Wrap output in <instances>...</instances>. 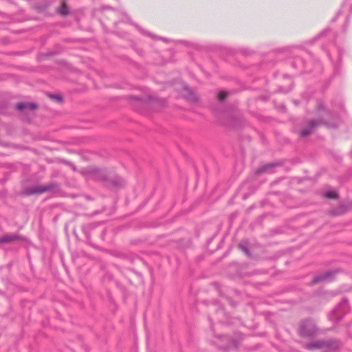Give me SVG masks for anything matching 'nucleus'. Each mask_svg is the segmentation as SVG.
Returning <instances> with one entry per match:
<instances>
[{
    "label": "nucleus",
    "mask_w": 352,
    "mask_h": 352,
    "mask_svg": "<svg viewBox=\"0 0 352 352\" xmlns=\"http://www.w3.org/2000/svg\"><path fill=\"white\" fill-rule=\"evenodd\" d=\"M176 89L180 91L182 96L190 102H195L198 98L197 95L184 82H180L176 86Z\"/></svg>",
    "instance_id": "f257e3e1"
},
{
    "label": "nucleus",
    "mask_w": 352,
    "mask_h": 352,
    "mask_svg": "<svg viewBox=\"0 0 352 352\" xmlns=\"http://www.w3.org/2000/svg\"><path fill=\"white\" fill-rule=\"evenodd\" d=\"M347 311V300L343 299L340 304L329 315V318L333 321H339Z\"/></svg>",
    "instance_id": "f03ea898"
},
{
    "label": "nucleus",
    "mask_w": 352,
    "mask_h": 352,
    "mask_svg": "<svg viewBox=\"0 0 352 352\" xmlns=\"http://www.w3.org/2000/svg\"><path fill=\"white\" fill-rule=\"evenodd\" d=\"M317 331L315 322L307 320L303 322L300 326V333L303 336H312Z\"/></svg>",
    "instance_id": "7ed1b4c3"
},
{
    "label": "nucleus",
    "mask_w": 352,
    "mask_h": 352,
    "mask_svg": "<svg viewBox=\"0 0 352 352\" xmlns=\"http://www.w3.org/2000/svg\"><path fill=\"white\" fill-rule=\"evenodd\" d=\"M85 173L88 177L96 179H104L106 177L105 172L96 167H89L85 170Z\"/></svg>",
    "instance_id": "20e7f679"
},
{
    "label": "nucleus",
    "mask_w": 352,
    "mask_h": 352,
    "mask_svg": "<svg viewBox=\"0 0 352 352\" xmlns=\"http://www.w3.org/2000/svg\"><path fill=\"white\" fill-rule=\"evenodd\" d=\"M336 271H328L316 276L313 280V283H318L320 282H329L333 279V276Z\"/></svg>",
    "instance_id": "39448f33"
},
{
    "label": "nucleus",
    "mask_w": 352,
    "mask_h": 352,
    "mask_svg": "<svg viewBox=\"0 0 352 352\" xmlns=\"http://www.w3.org/2000/svg\"><path fill=\"white\" fill-rule=\"evenodd\" d=\"M51 187L50 186H38V187H33L30 188L28 190V195H32V194H41L43 193L47 190H48Z\"/></svg>",
    "instance_id": "423d86ee"
},
{
    "label": "nucleus",
    "mask_w": 352,
    "mask_h": 352,
    "mask_svg": "<svg viewBox=\"0 0 352 352\" xmlns=\"http://www.w3.org/2000/svg\"><path fill=\"white\" fill-rule=\"evenodd\" d=\"M21 238L16 234H6L0 236V243H11L19 241Z\"/></svg>",
    "instance_id": "0eeeda50"
},
{
    "label": "nucleus",
    "mask_w": 352,
    "mask_h": 352,
    "mask_svg": "<svg viewBox=\"0 0 352 352\" xmlns=\"http://www.w3.org/2000/svg\"><path fill=\"white\" fill-rule=\"evenodd\" d=\"M318 122L316 120L310 121L309 123V126L301 131L300 135L302 137H306V136L309 135L312 132L314 127L318 124Z\"/></svg>",
    "instance_id": "6e6552de"
},
{
    "label": "nucleus",
    "mask_w": 352,
    "mask_h": 352,
    "mask_svg": "<svg viewBox=\"0 0 352 352\" xmlns=\"http://www.w3.org/2000/svg\"><path fill=\"white\" fill-rule=\"evenodd\" d=\"M36 108V105L34 103H29V102H21L17 104L16 109L18 110L22 111L24 109H30L34 110Z\"/></svg>",
    "instance_id": "1a4fd4ad"
},
{
    "label": "nucleus",
    "mask_w": 352,
    "mask_h": 352,
    "mask_svg": "<svg viewBox=\"0 0 352 352\" xmlns=\"http://www.w3.org/2000/svg\"><path fill=\"white\" fill-rule=\"evenodd\" d=\"M324 345V342L322 341H316L311 342L309 344H307L306 345V348L308 349H320L323 347Z\"/></svg>",
    "instance_id": "9d476101"
},
{
    "label": "nucleus",
    "mask_w": 352,
    "mask_h": 352,
    "mask_svg": "<svg viewBox=\"0 0 352 352\" xmlns=\"http://www.w3.org/2000/svg\"><path fill=\"white\" fill-rule=\"evenodd\" d=\"M274 166V164H266V165H264L263 166H261V168H259L257 170H256V173L257 174H260L261 173H264V172H270V170Z\"/></svg>",
    "instance_id": "9b49d317"
},
{
    "label": "nucleus",
    "mask_w": 352,
    "mask_h": 352,
    "mask_svg": "<svg viewBox=\"0 0 352 352\" xmlns=\"http://www.w3.org/2000/svg\"><path fill=\"white\" fill-rule=\"evenodd\" d=\"M58 12L61 14V15H67L68 13H69V10L66 6V4L65 3H63L62 4V6H60V8L58 10Z\"/></svg>",
    "instance_id": "f8f14e48"
},
{
    "label": "nucleus",
    "mask_w": 352,
    "mask_h": 352,
    "mask_svg": "<svg viewBox=\"0 0 352 352\" xmlns=\"http://www.w3.org/2000/svg\"><path fill=\"white\" fill-rule=\"evenodd\" d=\"M325 196L329 199H335L337 197V193L334 191H328L325 193Z\"/></svg>",
    "instance_id": "ddd939ff"
},
{
    "label": "nucleus",
    "mask_w": 352,
    "mask_h": 352,
    "mask_svg": "<svg viewBox=\"0 0 352 352\" xmlns=\"http://www.w3.org/2000/svg\"><path fill=\"white\" fill-rule=\"evenodd\" d=\"M228 96V93L226 91H220L218 94V99L220 101H223Z\"/></svg>",
    "instance_id": "4468645a"
},
{
    "label": "nucleus",
    "mask_w": 352,
    "mask_h": 352,
    "mask_svg": "<svg viewBox=\"0 0 352 352\" xmlns=\"http://www.w3.org/2000/svg\"><path fill=\"white\" fill-rule=\"evenodd\" d=\"M239 248L242 250L247 255H249V251L247 248V247L245 246V245L243 244V243H240L239 245Z\"/></svg>",
    "instance_id": "2eb2a0df"
},
{
    "label": "nucleus",
    "mask_w": 352,
    "mask_h": 352,
    "mask_svg": "<svg viewBox=\"0 0 352 352\" xmlns=\"http://www.w3.org/2000/svg\"><path fill=\"white\" fill-rule=\"evenodd\" d=\"M54 98L58 101L61 100V97L60 96H56Z\"/></svg>",
    "instance_id": "dca6fc26"
}]
</instances>
